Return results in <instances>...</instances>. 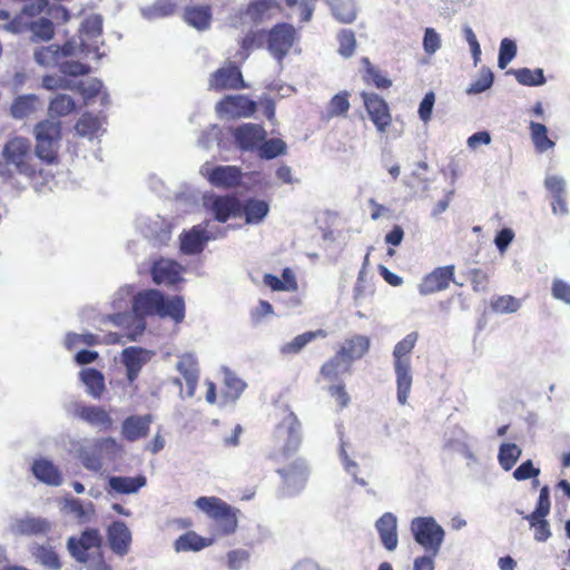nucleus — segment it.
Wrapping results in <instances>:
<instances>
[{
  "label": "nucleus",
  "instance_id": "1",
  "mask_svg": "<svg viewBox=\"0 0 570 570\" xmlns=\"http://www.w3.org/2000/svg\"><path fill=\"white\" fill-rule=\"evenodd\" d=\"M132 308L137 314L170 317L179 323L185 317V301L181 296L166 298L157 289H145L134 297Z\"/></svg>",
  "mask_w": 570,
  "mask_h": 570
},
{
  "label": "nucleus",
  "instance_id": "2",
  "mask_svg": "<svg viewBox=\"0 0 570 570\" xmlns=\"http://www.w3.org/2000/svg\"><path fill=\"white\" fill-rule=\"evenodd\" d=\"M196 505L212 520V538L232 535L237 529V509L218 497H200Z\"/></svg>",
  "mask_w": 570,
  "mask_h": 570
},
{
  "label": "nucleus",
  "instance_id": "3",
  "mask_svg": "<svg viewBox=\"0 0 570 570\" xmlns=\"http://www.w3.org/2000/svg\"><path fill=\"white\" fill-rule=\"evenodd\" d=\"M417 344V332H411L399 342L393 351L394 368L397 384V400L404 405L407 402L413 384L410 355Z\"/></svg>",
  "mask_w": 570,
  "mask_h": 570
},
{
  "label": "nucleus",
  "instance_id": "4",
  "mask_svg": "<svg viewBox=\"0 0 570 570\" xmlns=\"http://www.w3.org/2000/svg\"><path fill=\"white\" fill-rule=\"evenodd\" d=\"M36 140L35 155L46 165L59 163V144L61 140V122L52 119H42L35 125Z\"/></svg>",
  "mask_w": 570,
  "mask_h": 570
},
{
  "label": "nucleus",
  "instance_id": "5",
  "mask_svg": "<svg viewBox=\"0 0 570 570\" xmlns=\"http://www.w3.org/2000/svg\"><path fill=\"white\" fill-rule=\"evenodd\" d=\"M2 157L7 165L16 168V173L28 178L41 176V168L38 167L31 153L28 139L21 136H13L4 146Z\"/></svg>",
  "mask_w": 570,
  "mask_h": 570
},
{
  "label": "nucleus",
  "instance_id": "6",
  "mask_svg": "<svg viewBox=\"0 0 570 570\" xmlns=\"http://www.w3.org/2000/svg\"><path fill=\"white\" fill-rule=\"evenodd\" d=\"M275 438L282 443V448L279 454L274 453L272 455L274 460L279 455L284 458L293 455L302 444V423L288 407L284 410V415L275 428Z\"/></svg>",
  "mask_w": 570,
  "mask_h": 570
},
{
  "label": "nucleus",
  "instance_id": "7",
  "mask_svg": "<svg viewBox=\"0 0 570 570\" xmlns=\"http://www.w3.org/2000/svg\"><path fill=\"white\" fill-rule=\"evenodd\" d=\"M411 529L416 543L436 556L444 538L443 528L432 517H416L412 520Z\"/></svg>",
  "mask_w": 570,
  "mask_h": 570
},
{
  "label": "nucleus",
  "instance_id": "8",
  "mask_svg": "<svg viewBox=\"0 0 570 570\" xmlns=\"http://www.w3.org/2000/svg\"><path fill=\"white\" fill-rule=\"evenodd\" d=\"M368 119L380 135H386L393 124V115L389 102L379 94L363 90L360 92Z\"/></svg>",
  "mask_w": 570,
  "mask_h": 570
},
{
  "label": "nucleus",
  "instance_id": "9",
  "mask_svg": "<svg viewBox=\"0 0 570 570\" xmlns=\"http://www.w3.org/2000/svg\"><path fill=\"white\" fill-rule=\"evenodd\" d=\"M297 37L295 27L287 22L274 24L268 31L267 48L271 55L282 61L293 48Z\"/></svg>",
  "mask_w": 570,
  "mask_h": 570
},
{
  "label": "nucleus",
  "instance_id": "10",
  "mask_svg": "<svg viewBox=\"0 0 570 570\" xmlns=\"http://www.w3.org/2000/svg\"><path fill=\"white\" fill-rule=\"evenodd\" d=\"M256 108V102L245 95H226L216 104L218 116L233 119L250 117Z\"/></svg>",
  "mask_w": 570,
  "mask_h": 570
},
{
  "label": "nucleus",
  "instance_id": "11",
  "mask_svg": "<svg viewBox=\"0 0 570 570\" xmlns=\"http://www.w3.org/2000/svg\"><path fill=\"white\" fill-rule=\"evenodd\" d=\"M246 87L238 66L228 62L210 73L209 88L214 91L237 90Z\"/></svg>",
  "mask_w": 570,
  "mask_h": 570
},
{
  "label": "nucleus",
  "instance_id": "12",
  "mask_svg": "<svg viewBox=\"0 0 570 570\" xmlns=\"http://www.w3.org/2000/svg\"><path fill=\"white\" fill-rule=\"evenodd\" d=\"M205 206L220 223L242 215V202L234 195H212L205 198Z\"/></svg>",
  "mask_w": 570,
  "mask_h": 570
},
{
  "label": "nucleus",
  "instance_id": "13",
  "mask_svg": "<svg viewBox=\"0 0 570 570\" xmlns=\"http://www.w3.org/2000/svg\"><path fill=\"white\" fill-rule=\"evenodd\" d=\"M101 546L100 532L96 528H89L81 532L80 537H70L68 539V550L78 562L89 560V551L98 549Z\"/></svg>",
  "mask_w": 570,
  "mask_h": 570
},
{
  "label": "nucleus",
  "instance_id": "14",
  "mask_svg": "<svg viewBox=\"0 0 570 570\" xmlns=\"http://www.w3.org/2000/svg\"><path fill=\"white\" fill-rule=\"evenodd\" d=\"M53 529V523L45 517L23 515L13 521L11 530L18 535L27 538H48Z\"/></svg>",
  "mask_w": 570,
  "mask_h": 570
},
{
  "label": "nucleus",
  "instance_id": "15",
  "mask_svg": "<svg viewBox=\"0 0 570 570\" xmlns=\"http://www.w3.org/2000/svg\"><path fill=\"white\" fill-rule=\"evenodd\" d=\"M282 10L283 8L277 0H249L246 7L238 11V14L240 19H246L253 24H259Z\"/></svg>",
  "mask_w": 570,
  "mask_h": 570
},
{
  "label": "nucleus",
  "instance_id": "16",
  "mask_svg": "<svg viewBox=\"0 0 570 570\" xmlns=\"http://www.w3.org/2000/svg\"><path fill=\"white\" fill-rule=\"evenodd\" d=\"M266 131L258 124L246 122L237 126L233 131V138L237 148L242 151L257 150L265 140Z\"/></svg>",
  "mask_w": 570,
  "mask_h": 570
},
{
  "label": "nucleus",
  "instance_id": "17",
  "mask_svg": "<svg viewBox=\"0 0 570 570\" xmlns=\"http://www.w3.org/2000/svg\"><path fill=\"white\" fill-rule=\"evenodd\" d=\"M454 272L455 267L453 265L434 268L421 279L419 293L429 295L446 289L450 283L454 281Z\"/></svg>",
  "mask_w": 570,
  "mask_h": 570
},
{
  "label": "nucleus",
  "instance_id": "18",
  "mask_svg": "<svg viewBox=\"0 0 570 570\" xmlns=\"http://www.w3.org/2000/svg\"><path fill=\"white\" fill-rule=\"evenodd\" d=\"M370 347V336L353 334L344 338L336 353L352 366L353 362L362 360L368 353Z\"/></svg>",
  "mask_w": 570,
  "mask_h": 570
},
{
  "label": "nucleus",
  "instance_id": "19",
  "mask_svg": "<svg viewBox=\"0 0 570 570\" xmlns=\"http://www.w3.org/2000/svg\"><path fill=\"white\" fill-rule=\"evenodd\" d=\"M114 451H117L115 439H111V436L99 439L90 451L81 452V462L86 469L99 472L104 466V453H112Z\"/></svg>",
  "mask_w": 570,
  "mask_h": 570
},
{
  "label": "nucleus",
  "instance_id": "20",
  "mask_svg": "<svg viewBox=\"0 0 570 570\" xmlns=\"http://www.w3.org/2000/svg\"><path fill=\"white\" fill-rule=\"evenodd\" d=\"M75 415L100 430L106 431L112 428L110 413L99 405L76 404Z\"/></svg>",
  "mask_w": 570,
  "mask_h": 570
},
{
  "label": "nucleus",
  "instance_id": "21",
  "mask_svg": "<svg viewBox=\"0 0 570 570\" xmlns=\"http://www.w3.org/2000/svg\"><path fill=\"white\" fill-rule=\"evenodd\" d=\"M176 370L186 382L187 396H194L200 377V368L197 358L193 354L181 355L177 362Z\"/></svg>",
  "mask_w": 570,
  "mask_h": 570
},
{
  "label": "nucleus",
  "instance_id": "22",
  "mask_svg": "<svg viewBox=\"0 0 570 570\" xmlns=\"http://www.w3.org/2000/svg\"><path fill=\"white\" fill-rule=\"evenodd\" d=\"M214 542L213 537H202L195 530H188L175 539L173 547L177 553L200 552Z\"/></svg>",
  "mask_w": 570,
  "mask_h": 570
},
{
  "label": "nucleus",
  "instance_id": "23",
  "mask_svg": "<svg viewBox=\"0 0 570 570\" xmlns=\"http://www.w3.org/2000/svg\"><path fill=\"white\" fill-rule=\"evenodd\" d=\"M209 236L200 225L193 226L180 234V249L186 255H197L204 252Z\"/></svg>",
  "mask_w": 570,
  "mask_h": 570
},
{
  "label": "nucleus",
  "instance_id": "24",
  "mask_svg": "<svg viewBox=\"0 0 570 570\" xmlns=\"http://www.w3.org/2000/svg\"><path fill=\"white\" fill-rule=\"evenodd\" d=\"M151 277L156 284L176 285L181 281V266L174 261L159 259L150 269Z\"/></svg>",
  "mask_w": 570,
  "mask_h": 570
},
{
  "label": "nucleus",
  "instance_id": "25",
  "mask_svg": "<svg viewBox=\"0 0 570 570\" xmlns=\"http://www.w3.org/2000/svg\"><path fill=\"white\" fill-rule=\"evenodd\" d=\"M151 415H129L121 424V435L128 442H136L140 438H146L149 432Z\"/></svg>",
  "mask_w": 570,
  "mask_h": 570
},
{
  "label": "nucleus",
  "instance_id": "26",
  "mask_svg": "<svg viewBox=\"0 0 570 570\" xmlns=\"http://www.w3.org/2000/svg\"><path fill=\"white\" fill-rule=\"evenodd\" d=\"M375 525L383 547L387 551H394L399 544L396 517L391 512H386L379 518Z\"/></svg>",
  "mask_w": 570,
  "mask_h": 570
},
{
  "label": "nucleus",
  "instance_id": "27",
  "mask_svg": "<svg viewBox=\"0 0 570 570\" xmlns=\"http://www.w3.org/2000/svg\"><path fill=\"white\" fill-rule=\"evenodd\" d=\"M108 540L114 553L125 556L131 542V534L124 521H114L108 528Z\"/></svg>",
  "mask_w": 570,
  "mask_h": 570
},
{
  "label": "nucleus",
  "instance_id": "28",
  "mask_svg": "<svg viewBox=\"0 0 570 570\" xmlns=\"http://www.w3.org/2000/svg\"><path fill=\"white\" fill-rule=\"evenodd\" d=\"M361 65L363 67L362 80L365 85L375 87L379 90H387L392 87L393 81L387 72L374 66L368 58L363 57Z\"/></svg>",
  "mask_w": 570,
  "mask_h": 570
},
{
  "label": "nucleus",
  "instance_id": "29",
  "mask_svg": "<svg viewBox=\"0 0 570 570\" xmlns=\"http://www.w3.org/2000/svg\"><path fill=\"white\" fill-rule=\"evenodd\" d=\"M212 185L220 188H234L240 184L242 171L236 166H216L208 175Z\"/></svg>",
  "mask_w": 570,
  "mask_h": 570
},
{
  "label": "nucleus",
  "instance_id": "30",
  "mask_svg": "<svg viewBox=\"0 0 570 570\" xmlns=\"http://www.w3.org/2000/svg\"><path fill=\"white\" fill-rule=\"evenodd\" d=\"M72 51L73 48L69 43H66L62 47L58 45H50L36 50L33 58L35 61L42 67L57 66L62 58L71 56Z\"/></svg>",
  "mask_w": 570,
  "mask_h": 570
},
{
  "label": "nucleus",
  "instance_id": "31",
  "mask_svg": "<svg viewBox=\"0 0 570 570\" xmlns=\"http://www.w3.org/2000/svg\"><path fill=\"white\" fill-rule=\"evenodd\" d=\"M184 20L196 30H208L213 21L212 6H187L184 10Z\"/></svg>",
  "mask_w": 570,
  "mask_h": 570
},
{
  "label": "nucleus",
  "instance_id": "32",
  "mask_svg": "<svg viewBox=\"0 0 570 570\" xmlns=\"http://www.w3.org/2000/svg\"><path fill=\"white\" fill-rule=\"evenodd\" d=\"M351 365L337 353L321 365V375L327 382H342L341 375L351 372Z\"/></svg>",
  "mask_w": 570,
  "mask_h": 570
},
{
  "label": "nucleus",
  "instance_id": "33",
  "mask_svg": "<svg viewBox=\"0 0 570 570\" xmlns=\"http://www.w3.org/2000/svg\"><path fill=\"white\" fill-rule=\"evenodd\" d=\"M146 351L140 347H127L122 351V364L127 371V379L132 382L140 372L144 363Z\"/></svg>",
  "mask_w": 570,
  "mask_h": 570
},
{
  "label": "nucleus",
  "instance_id": "34",
  "mask_svg": "<svg viewBox=\"0 0 570 570\" xmlns=\"http://www.w3.org/2000/svg\"><path fill=\"white\" fill-rule=\"evenodd\" d=\"M35 478L49 485H59L62 481L59 470L48 460H37L32 464Z\"/></svg>",
  "mask_w": 570,
  "mask_h": 570
},
{
  "label": "nucleus",
  "instance_id": "35",
  "mask_svg": "<svg viewBox=\"0 0 570 570\" xmlns=\"http://www.w3.org/2000/svg\"><path fill=\"white\" fill-rule=\"evenodd\" d=\"M327 332L323 328L314 330V332H304L298 334L293 341L282 346L281 352L284 355H295L301 353L313 340L325 337Z\"/></svg>",
  "mask_w": 570,
  "mask_h": 570
},
{
  "label": "nucleus",
  "instance_id": "36",
  "mask_svg": "<svg viewBox=\"0 0 570 570\" xmlns=\"http://www.w3.org/2000/svg\"><path fill=\"white\" fill-rule=\"evenodd\" d=\"M269 212L267 202L257 198H248L242 203V214L249 224H257L262 222Z\"/></svg>",
  "mask_w": 570,
  "mask_h": 570
},
{
  "label": "nucleus",
  "instance_id": "37",
  "mask_svg": "<svg viewBox=\"0 0 570 570\" xmlns=\"http://www.w3.org/2000/svg\"><path fill=\"white\" fill-rule=\"evenodd\" d=\"M332 16L341 23H351L356 19L357 8L354 0H327Z\"/></svg>",
  "mask_w": 570,
  "mask_h": 570
},
{
  "label": "nucleus",
  "instance_id": "38",
  "mask_svg": "<svg viewBox=\"0 0 570 570\" xmlns=\"http://www.w3.org/2000/svg\"><path fill=\"white\" fill-rule=\"evenodd\" d=\"M146 484V479L142 475L131 476H111L109 479V487L116 493L130 494L137 492Z\"/></svg>",
  "mask_w": 570,
  "mask_h": 570
},
{
  "label": "nucleus",
  "instance_id": "39",
  "mask_svg": "<svg viewBox=\"0 0 570 570\" xmlns=\"http://www.w3.org/2000/svg\"><path fill=\"white\" fill-rule=\"evenodd\" d=\"M80 377L87 386L89 394L99 399L106 390V382L104 374L96 368H86L80 372Z\"/></svg>",
  "mask_w": 570,
  "mask_h": 570
},
{
  "label": "nucleus",
  "instance_id": "40",
  "mask_svg": "<svg viewBox=\"0 0 570 570\" xmlns=\"http://www.w3.org/2000/svg\"><path fill=\"white\" fill-rule=\"evenodd\" d=\"M531 141L537 153L542 154L554 147V142L549 139L546 125L537 121L529 124Z\"/></svg>",
  "mask_w": 570,
  "mask_h": 570
},
{
  "label": "nucleus",
  "instance_id": "41",
  "mask_svg": "<svg viewBox=\"0 0 570 570\" xmlns=\"http://www.w3.org/2000/svg\"><path fill=\"white\" fill-rule=\"evenodd\" d=\"M32 557L45 568L50 570H59L61 562L57 552L47 546L37 544L31 549Z\"/></svg>",
  "mask_w": 570,
  "mask_h": 570
},
{
  "label": "nucleus",
  "instance_id": "42",
  "mask_svg": "<svg viewBox=\"0 0 570 570\" xmlns=\"http://www.w3.org/2000/svg\"><path fill=\"white\" fill-rule=\"evenodd\" d=\"M350 97L351 94L347 90H342L335 94L327 102V117H345L351 107Z\"/></svg>",
  "mask_w": 570,
  "mask_h": 570
},
{
  "label": "nucleus",
  "instance_id": "43",
  "mask_svg": "<svg viewBox=\"0 0 570 570\" xmlns=\"http://www.w3.org/2000/svg\"><path fill=\"white\" fill-rule=\"evenodd\" d=\"M38 97L36 95H21L11 102V116L22 119L36 110Z\"/></svg>",
  "mask_w": 570,
  "mask_h": 570
},
{
  "label": "nucleus",
  "instance_id": "44",
  "mask_svg": "<svg viewBox=\"0 0 570 570\" xmlns=\"http://www.w3.org/2000/svg\"><path fill=\"white\" fill-rule=\"evenodd\" d=\"M522 456V449L514 443H504L499 450V463L505 471H511L520 458Z\"/></svg>",
  "mask_w": 570,
  "mask_h": 570
},
{
  "label": "nucleus",
  "instance_id": "45",
  "mask_svg": "<svg viewBox=\"0 0 570 570\" xmlns=\"http://www.w3.org/2000/svg\"><path fill=\"white\" fill-rule=\"evenodd\" d=\"M76 110V101L66 94H59L49 102V114L56 117L67 116Z\"/></svg>",
  "mask_w": 570,
  "mask_h": 570
},
{
  "label": "nucleus",
  "instance_id": "46",
  "mask_svg": "<svg viewBox=\"0 0 570 570\" xmlns=\"http://www.w3.org/2000/svg\"><path fill=\"white\" fill-rule=\"evenodd\" d=\"M258 156L262 159L271 160L276 157L286 155L287 145L282 139L272 138L269 140H264L258 147Z\"/></svg>",
  "mask_w": 570,
  "mask_h": 570
},
{
  "label": "nucleus",
  "instance_id": "47",
  "mask_svg": "<svg viewBox=\"0 0 570 570\" xmlns=\"http://www.w3.org/2000/svg\"><path fill=\"white\" fill-rule=\"evenodd\" d=\"M491 308L501 314L514 313L520 309L522 302L513 295L494 296L491 299Z\"/></svg>",
  "mask_w": 570,
  "mask_h": 570
},
{
  "label": "nucleus",
  "instance_id": "48",
  "mask_svg": "<svg viewBox=\"0 0 570 570\" xmlns=\"http://www.w3.org/2000/svg\"><path fill=\"white\" fill-rule=\"evenodd\" d=\"M511 73H513L514 78L521 83L522 86H540L546 82V78L543 76L542 69H528V68H521L517 70H511Z\"/></svg>",
  "mask_w": 570,
  "mask_h": 570
},
{
  "label": "nucleus",
  "instance_id": "49",
  "mask_svg": "<svg viewBox=\"0 0 570 570\" xmlns=\"http://www.w3.org/2000/svg\"><path fill=\"white\" fill-rule=\"evenodd\" d=\"M524 519L529 522L530 528L533 529V539L537 542H546L550 538L551 529L546 517L532 518V514H527Z\"/></svg>",
  "mask_w": 570,
  "mask_h": 570
},
{
  "label": "nucleus",
  "instance_id": "50",
  "mask_svg": "<svg viewBox=\"0 0 570 570\" xmlns=\"http://www.w3.org/2000/svg\"><path fill=\"white\" fill-rule=\"evenodd\" d=\"M101 124L97 116L85 112L76 122V130L82 137H91V135H97Z\"/></svg>",
  "mask_w": 570,
  "mask_h": 570
},
{
  "label": "nucleus",
  "instance_id": "51",
  "mask_svg": "<svg viewBox=\"0 0 570 570\" xmlns=\"http://www.w3.org/2000/svg\"><path fill=\"white\" fill-rule=\"evenodd\" d=\"M338 53L343 58H350L353 56L356 48V40L354 31L351 29H342L337 33Z\"/></svg>",
  "mask_w": 570,
  "mask_h": 570
},
{
  "label": "nucleus",
  "instance_id": "52",
  "mask_svg": "<svg viewBox=\"0 0 570 570\" xmlns=\"http://www.w3.org/2000/svg\"><path fill=\"white\" fill-rule=\"evenodd\" d=\"M33 37L42 41H49L55 35L53 22L48 18H39L30 23Z\"/></svg>",
  "mask_w": 570,
  "mask_h": 570
},
{
  "label": "nucleus",
  "instance_id": "53",
  "mask_svg": "<svg viewBox=\"0 0 570 570\" xmlns=\"http://www.w3.org/2000/svg\"><path fill=\"white\" fill-rule=\"evenodd\" d=\"M494 75L489 68H482L476 80L468 88V94H480L492 87Z\"/></svg>",
  "mask_w": 570,
  "mask_h": 570
},
{
  "label": "nucleus",
  "instance_id": "54",
  "mask_svg": "<svg viewBox=\"0 0 570 570\" xmlns=\"http://www.w3.org/2000/svg\"><path fill=\"white\" fill-rule=\"evenodd\" d=\"M66 347L73 350L79 345L96 346L100 344V338L97 334H67Z\"/></svg>",
  "mask_w": 570,
  "mask_h": 570
},
{
  "label": "nucleus",
  "instance_id": "55",
  "mask_svg": "<svg viewBox=\"0 0 570 570\" xmlns=\"http://www.w3.org/2000/svg\"><path fill=\"white\" fill-rule=\"evenodd\" d=\"M518 55V47L511 39H503L500 45L499 68L505 69L511 60Z\"/></svg>",
  "mask_w": 570,
  "mask_h": 570
},
{
  "label": "nucleus",
  "instance_id": "56",
  "mask_svg": "<svg viewBox=\"0 0 570 570\" xmlns=\"http://www.w3.org/2000/svg\"><path fill=\"white\" fill-rule=\"evenodd\" d=\"M550 490L548 485H543L539 491V497L534 510L530 513L534 517H547L550 513Z\"/></svg>",
  "mask_w": 570,
  "mask_h": 570
},
{
  "label": "nucleus",
  "instance_id": "57",
  "mask_svg": "<svg viewBox=\"0 0 570 570\" xmlns=\"http://www.w3.org/2000/svg\"><path fill=\"white\" fill-rule=\"evenodd\" d=\"M316 0H285L286 6L294 8L298 6L301 21L307 22L312 19L313 12L315 11Z\"/></svg>",
  "mask_w": 570,
  "mask_h": 570
},
{
  "label": "nucleus",
  "instance_id": "58",
  "mask_svg": "<svg viewBox=\"0 0 570 570\" xmlns=\"http://www.w3.org/2000/svg\"><path fill=\"white\" fill-rule=\"evenodd\" d=\"M469 279L474 292H487L489 287V275L480 269L473 268L469 273Z\"/></svg>",
  "mask_w": 570,
  "mask_h": 570
},
{
  "label": "nucleus",
  "instance_id": "59",
  "mask_svg": "<svg viewBox=\"0 0 570 570\" xmlns=\"http://www.w3.org/2000/svg\"><path fill=\"white\" fill-rule=\"evenodd\" d=\"M327 392L335 399L340 409H344L350 404L351 399L343 382H336L330 385Z\"/></svg>",
  "mask_w": 570,
  "mask_h": 570
},
{
  "label": "nucleus",
  "instance_id": "60",
  "mask_svg": "<svg viewBox=\"0 0 570 570\" xmlns=\"http://www.w3.org/2000/svg\"><path fill=\"white\" fill-rule=\"evenodd\" d=\"M540 474V470L534 468L530 460L522 462L513 472L512 476L517 481H524L531 478H537Z\"/></svg>",
  "mask_w": 570,
  "mask_h": 570
},
{
  "label": "nucleus",
  "instance_id": "61",
  "mask_svg": "<svg viewBox=\"0 0 570 570\" xmlns=\"http://www.w3.org/2000/svg\"><path fill=\"white\" fill-rule=\"evenodd\" d=\"M60 71L67 76L78 77L89 73L90 67L78 61H66L60 65Z\"/></svg>",
  "mask_w": 570,
  "mask_h": 570
},
{
  "label": "nucleus",
  "instance_id": "62",
  "mask_svg": "<svg viewBox=\"0 0 570 570\" xmlns=\"http://www.w3.org/2000/svg\"><path fill=\"white\" fill-rule=\"evenodd\" d=\"M249 559V553L245 550H233L226 554V564L230 570H238Z\"/></svg>",
  "mask_w": 570,
  "mask_h": 570
},
{
  "label": "nucleus",
  "instance_id": "63",
  "mask_svg": "<svg viewBox=\"0 0 570 570\" xmlns=\"http://www.w3.org/2000/svg\"><path fill=\"white\" fill-rule=\"evenodd\" d=\"M551 294L556 299L570 304V284L562 279H554L551 285Z\"/></svg>",
  "mask_w": 570,
  "mask_h": 570
},
{
  "label": "nucleus",
  "instance_id": "64",
  "mask_svg": "<svg viewBox=\"0 0 570 570\" xmlns=\"http://www.w3.org/2000/svg\"><path fill=\"white\" fill-rule=\"evenodd\" d=\"M246 384L238 377L227 375L225 377V394L229 397L236 399L244 391Z\"/></svg>",
  "mask_w": 570,
  "mask_h": 570
}]
</instances>
